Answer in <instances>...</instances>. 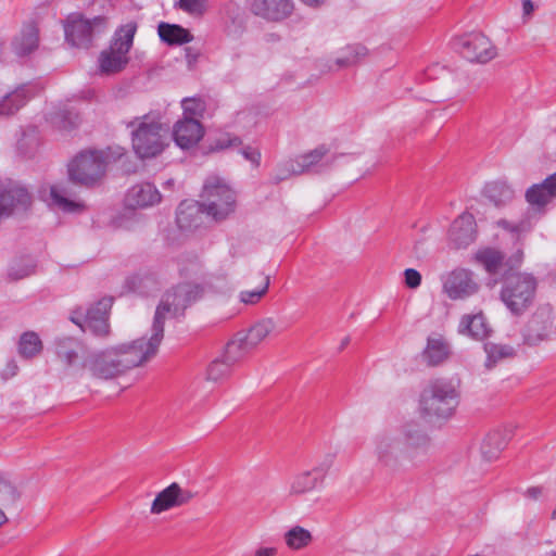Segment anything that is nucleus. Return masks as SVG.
<instances>
[{
    "instance_id": "f257e3e1",
    "label": "nucleus",
    "mask_w": 556,
    "mask_h": 556,
    "mask_svg": "<svg viewBox=\"0 0 556 556\" xmlns=\"http://www.w3.org/2000/svg\"><path fill=\"white\" fill-rule=\"evenodd\" d=\"M372 455L378 467L390 472L405 471L421 463L430 440L418 429H384L371 439Z\"/></svg>"
},
{
    "instance_id": "f03ea898",
    "label": "nucleus",
    "mask_w": 556,
    "mask_h": 556,
    "mask_svg": "<svg viewBox=\"0 0 556 556\" xmlns=\"http://www.w3.org/2000/svg\"><path fill=\"white\" fill-rule=\"evenodd\" d=\"M159 346L146 334L130 342L88 354L83 367L98 379H114L132 368L143 366L157 354Z\"/></svg>"
},
{
    "instance_id": "7ed1b4c3",
    "label": "nucleus",
    "mask_w": 556,
    "mask_h": 556,
    "mask_svg": "<svg viewBox=\"0 0 556 556\" xmlns=\"http://www.w3.org/2000/svg\"><path fill=\"white\" fill-rule=\"evenodd\" d=\"M124 125L129 131L131 149L140 160L156 157L169 146V127L160 112L136 116Z\"/></svg>"
},
{
    "instance_id": "20e7f679",
    "label": "nucleus",
    "mask_w": 556,
    "mask_h": 556,
    "mask_svg": "<svg viewBox=\"0 0 556 556\" xmlns=\"http://www.w3.org/2000/svg\"><path fill=\"white\" fill-rule=\"evenodd\" d=\"M204 291L205 286L201 282L181 281L163 295L159 306L156 307L151 333L149 334L151 340L159 348L164 338V321L166 316H182L189 306L202 299Z\"/></svg>"
},
{
    "instance_id": "39448f33",
    "label": "nucleus",
    "mask_w": 556,
    "mask_h": 556,
    "mask_svg": "<svg viewBox=\"0 0 556 556\" xmlns=\"http://www.w3.org/2000/svg\"><path fill=\"white\" fill-rule=\"evenodd\" d=\"M460 400L459 383L451 378H435L422 389L419 397L420 414L432 420L451 418Z\"/></svg>"
},
{
    "instance_id": "423d86ee",
    "label": "nucleus",
    "mask_w": 556,
    "mask_h": 556,
    "mask_svg": "<svg viewBox=\"0 0 556 556\" xmlns=\"http://www.w3.org/2000/svg\"><path fill=\"white\" fill-rule=\"evenodd\" d=\"M538 281L528 273H513L505 276L501 300L514 315L523 314L535 299Z\"/></svg>"
},
{
    "instance_id": "0eeeda50",
    "label": "nucleus",
    "mask_w": 556,
    "mask_h": 556,
    "mask_svg": "<svg viewBox=\"0 0 556 556\" xmlns=\"http://www.w3.org/2000/svg\"><path fill=\"white\" fill-rule=\"evenodd\" d=\"M203 212L216 222L228 218L237 207L236 192L219 177H208L201 193Z\"/></svg>"
},
{
    "instance_id": "6e6552de",
    "label": "nucleus",
    "mask_w": 556,
    "mask_h": 556,
    "mask_svg": "<svg viewBox=\"0 0 556 556\" xmlns=\"http://www.w3.org/2000/svg\"><path fill=\"white\" fill-rule=\"evenodd\" d=\"M123 154V148H118L114 155L111 154V149L83 152L68 165L70 179L80 185L91 186L104 176L110 159L119 157Z\"/></svg>"
},
{
    "instance_id": "1a4fd4ad",
    "label": "nucleus",
    "mask_w": 556,
    "mask_h": 556,
    "mask_svg": "<svg viewBox=\"0 0 556 556\" xmlns=\"http://www.w3.org/2000/svg\"><path fill=\"white\" fill-rule=\"evenodd\" d=\"M136 29L135 23H127L115 31L110 47L103 50L99 56V66L102 73L114 74L125 68L129 61L128 52L132 46Z\"/></svg>"
},
{
    "instance_id": "9d476101",
    "label": "nucleus",
    "mask_w": 556,
    "mask_h": 556,
    "mask_svg": "<svg viewBox=\"0 0 556 556\" xmlns=\"http://www.w3.org/2000/svg\"><path fill=\"white\" fill-rule=\"evenodd\" d=\"M106 28L105 17L97 16L87 20L80 13L68 15L64 25L67 42L77 48H89L93 39L103 34Z\"/></svg>"
},
{
    "instance_id": "9b49d317",
    "label": "nucleus",
    "mask_w": 556,
    "mask_h": 556,
    "mask_svg": "<svg viewBox=\"0 0 556 556\" xmlns=\"http://www.w3.org/2000/svg\"><path fill=\"white\" fill-rule=\"evenodd\" d=\"M454 48L468 61L486 63L496 56V48L481 33H470L454 40Z\"/></svg>"
},
{
    "instance_id": "f8f14e48",
    "label": "nucleus",
    "mask_w": 556,
    "mask_h": 556,
    "mask_svg": "<svg viewBox=\"0 0 556 556\" xmlns=\"http://www.w3.org/2000/svg\"><path fill=\"white\" fill-rule=\"evenodd\" d=\"M478 283L470 270L458 268L443 278V291L451 300H463L477 293Z\"/></svg>"
},
{
    "instance_id": "ddd939ff",
    "label": "nucleus",
    "mask_w": 556,
    "mask_h": 556,
    "mask_svg": "<svg viewBox=\"0 0 556 556\" xmlns=\"http://www.w3.org/2000/svg\"><path fill=\"white\" fill-rule=\"evenodd\" d=\"M476 261L481 264L489 274H500L507 269L520 266L523 258L522 249L517 251L507 260L504 254L494 248H483L477 251Z\"/></svg>"
},
{
    "instance_id": "4468645a",
    "label": "nucleus",
    "mask_w": 556,
    "mask_h": 556,
    "mask_svg": "<svg viewBox=\"0 0 556 556\" xmlns=\"http://www.w3.org/2000/svg\"><path fill=\"white\" fill-rule=\"evenodd\" d=\"M194 496L195 493L191 490L184 489L178 483L173 482L155 496L150 511L153 515H159L172 508L188 504Z\"/></svg>"
},
{
    "instance_id": "2eb2a0df",
    "label": "nucleus",
    "mask_w": 556,
    "mask_h": 556,
    "mask_svg": "<svg viewBox=\"0 0 556 556\" xmlns=\"http://www.w3.org/2000/svg\"><path fill=\"white\" fill-rule=\"evenodd\" d=\"M31 197L26 188L20 185H0V219L10 216L14 211H26Z\"/></svg>"
},
{
    "instance_id": "dca6fc26",
    "label": "nucleus",
    "mask_w": 556,
    "mask_h": 556,
    "mask_svg": "<svg viewBox=\"0 0 556 556\" xmlns=\"http://www.w3.org/2000/svg\"><path fill=\"white\" fill-rule=\"evenodd\" d=\"M326 153L327 150L324 147H319L306 154L300 155L295 160H290L280 164L277 168L276 175L274 176V180L279 182L291 175H300L309 170L326 156Z\"/></svg>"
},
{
    "instance_id": "f3484780",
    "label": "nucleus",
    "mask_w": 556,
    "mask_h": 556,
    "mask_svg": "<svg viewBox=\"0 0 556 556\" xmlns=\"http://www.w3.org/2000/svg\"><path fill=\"white\" fill-rule=\"evenodd\" d=\"M54 353L58 359L68 369L80 371L85 369L83 362L86 356L83 344L70 337L58 338L54 341Z\"/></svg>"
},
{
    "instance_id": "a211bd4d",
    "label": "nucleus",
    "mask_w": 556,
    "mask_h": 556,
    "mask_svg": "<svg viewBox=\"0 0 556 556\" xmlns=\"http://www.w3.org/2000/svg\"><path fill=\"white\" fill-rule=\"evenodd\" d=\"M476 220L472 214L463 213L452 224L448 232L451 243L459 249L466 248L476 240Z\"/></svg>"
},
{
    "instance_id": "6ab92c4d",
    "label": "nucleus",
    "mask_w": 556,
    "mask_h": 556,
    "mask_svg": "<svg viewBox=\"0 0 556 556\" xmlns=\"http://www.w3.org/2000/svg\"><path fill=\"white\" fill-rule=\"evenodd\" d=\"M254 14L268 21H281L291 15L292 0H249Z\"/></svg>"
},
{
    "instance_id": "aec40b11",
    "label": "nucleus",
    "mask_w": 556,
    "mask_h": 556,
    "mask_svg": "<svg viewBox=\"0 0 556 556\" xmlns=\"http://www.w3.org/2000/svg\"><path fill=\"white\" fill-rule=\"evenodd\" d=\"M553 318L548 307L538 309L527 326L525 340L529 344H536L546 339L552 333Z\"/></svg>"
},
{
    "instance_id": "412c9836",
    "label": "nucleus",
    "mask_w": 556,
    "mask_h": 556,
    "mask_svg": "<svg viewBox=\"0 0 556 556\" xmlns=\"http://www.w3.org/2000/svg\"><path fill=\"white\" fill-rule=\"evenodd\" d=\"M161 193L150 182L138 184L131 187L125 198L126 205L130 208H144L161 202Z\"/></svg>"
},
{
    "instance_id": "4be33fe9",
    "label": "nucleus",
    "mask_w": 556,
    "mask_h": 556,
    "mask_svg": "<svg viewBox=\"0 0 556 556\" xmlns=\"http://www.w3.org/2000/svg\"><path fill=\"white\" fill-rule=\"evenodd\" d=\"M203 127L198 119L182 118L178 121L173 130L175 142L181 149H188L197 144L203 137Z\"/></svg>"
},
{
    "instance_id": "5701e85b",
    "label": "nucleus",
    "mask_w": 556,
    "mask_h": 556,
    "mask_svg": "<svg viewBox=\"0 0 556 556\" xmlns=\"http://www.w3.org/2000/svg\"><path fill=\"white\" fill-rule=\"evenodd\" d=\"M458 332L471 339L482 341L490 337L492 329L482 312L463 315Z\"/></svg>"
},
{
    "instance_id": "b1692460",
    "label": "nucleus",
    "mask_w": 556,
    "mask_h": 556,
    "mask_svg": "<svg viewBox=\"0 0 556 556\" xmlns=\"http://www.w3.org/2000/svg\"><path fill=\"white\" fill-rule=\"evenodd\" d=\"M556 198V173L549 175L541 184L531 186L526 192V199L531 206L541 208Z\"/></svg>"
},
{
    "instance_id": "393cba45",
    "label": "nucleus",
    "mask_w": 556,
    "mask_h": 556,
    "mask_svg": "<svg viewBox=\"0 0 556 556\" xmlns=\"http://www.w3.org/2000/svg\"><path fill=\"white\" fill-rule=\"evenodd\" d=\"M202 214H205V212H203L201 202L184 201L177 208V225L182 230L195 229L202 223Z\"/></svg>"
},
{
    "instance_id": "a878e982",
    "label": "nucleus",
    "mask_w": 556,
    "mask_h": 556,
    "mask_svg": "<svg viewBox=\"0 0 556 556\" xmlns=\"http://www.w3.org/2000/svg\"><path fill=\"white\" fill-rule=\"evenodd\" d=\"M450 356V345L441 334H431L422 352V358L429 366H438Z\"/></svg>"
},
{
    "instance_id": "bb28decb",
    "label": "nucleus",
    "mask_w": 556,
    "mask_h": 556,
    "mask_svg": "<svg viewBox=\"0 0 556 556\" xmlns=\"http://www.w3.org/2000/svg\"><path fill=\"white\" fill-rule=\"evenodd\" d=\"M71 320L77 325L83 331H90L96 336H106L110 330L108 317L90 318L85 317V308L78 307L71 314Z\"/></svg>"
},
{
    "instance_id": "cd10ccee",
    "label": "nucleus",
    "mask_w": 556,
    "mask_h": 556,
    "mask_svg": "<svg viewBox=\"0 0 556 556\" xmlns=\"http://www.w3.org/2000/svg\"><path fill=\"white\" fill-rule=\"evenodd\" d=\"M510 440L508 430H494L490 432L481 444V453L486 460L495 459L506 447Z\"/></svg>"
},
{
    "instance_id": "c85d7f7f",
    "label": "nucleus",
    "mask_w": 556,
    "mask_h": 556,
    "mask_svg": "<svg viewBox=\"0 0 556 556\" xmlns=\"http://www.w3.org/2000/svg\"><path fill=\"white\" fill-rule=\"evenodd\" d=\"M46 201L50 206L65 213H79L85 208V205L81 202L68 199L66 189L61 186H51L49 199Z\"/></svg>"
},
{
    "instance_id": "c756f323",
    "label": "nucleus",
    "mask_w": 556,
    "mask_h": 556,
    "mask_svg": "<svg viewBox=\"0 0 556 556\" xmlns=\"http://www.w3.org/2000/svg\"><path fill=\"white\" fill-rule=\"evenodd\" d=\"M323 484L318 476L311 470H304L295 473L289 482L290 495H302L317 489Z\"/></svg>"
},
{
    "instance_id": "7c9ffc66",
    "label": "nucleus",
    "mask_w": 556,
    "mask_h": 556,
    "mask_svg": "<svg viewBox=\"0 0 556 556\" xmlns=\"http://www.w3.org/2000/svg\"><path fill=\"white\" fill-rule=\"evenodd\" d=\"M38 29L34 24L24 26L21 33L14 37L12 47L14 52L22 56L33 52L38 47Z\"/></svg>"
},
{
    "instance_id": "2f4dec72",
    "label": "nucleus",
    "mask_w": 556,
    "mask_h": 556,
    "mask_svg": "<svg viewBox=\"0 0 556 556\" xmlns=\"http://www.w3.org/2000/svg\"><path fill=\"white\" fill-rule=\"evenodd\" d=\"M33 93L27 86H21L5 94L0 100V115H11L17 112L31 98Z\"/></svg>"
},
{
    "instance_id": "473e14b6",
    "label": "nucleus",
    "mask_w": 556,
    "mask_h": 556,
    "mask_svg": "<svg viewBox=\"0 0 556 556\" xmlns=\"http://www.w3.org/2000/svg\"><path fill=\"white\" fill-rule=\"evenodd\" d=\"M483 194L496 206L506 205L515 197L513 188L502 180L488 182L483 189Z\"/></svg>"
},
{
    "instance_id": "72a5a7b5",
    "label": "nucleus",
    "mask_w": 556,
    "mask_h": 556,
    "mask_svg": "<svg viewBox=\"0 0 556 556\" xmlns=\"http://www.w3.org/2000/svg\"><path fill=\"white\" fill-rule=\"evenodd\" d=\"M277 331V324L271 317L262 318L256 321L249 329L248 333H245V340L248 345L251 348H255L261 342H263L266 338L271 334H275Z\"/></svg>"
},
{
    "instance_id": "f704fd0d",
    "label": "nucleus",
    "mask_w": 556,
    "mask_h": 556,
    "mask_svg": "<svg viewBox=\"0 0 556 556\" xmlns=\"http://www.w3.org/2000/svg\"><path fill=\"white\" fill-rule=\"evenodd\" d=\"M160 38L169 45H181L191 41L190 33L179 25L161 23L159 25Z\"/></svg>"
},
{
    "instance_id": "c9c22d12",
    "label": "nucleus",
    "mask_w": 556,
    "mask_h": 556,
    "mask_svg": "<svg viewBox=\"0 0 556 556\" xmlns=\"http://www.w3.org/2000/svg\"><path fill=\"white\" fill-rule=\"evenodd\" d=\"M486 354L485 366L490 369L494 367L500 361L511 357L515 354L513 346L507 344H497L488 342L483 345Z\"/></svg>"
},
{
    "instance_id": "e433bc0d",
    "label": "nucleus",
    "mask_w": 556,
    "mask_h": 556,
    "mask_svg": "<svg viewBox=\"0 0 556 556\" xmlns=\"http://www.w3.org/2000/svg\"><path fill=\"white\" fill-rule=\"evenodd\" d=\"M180 277L185 279L184 282H201L205 286V271L201 262L197 258H190L180 264Z\"/></svg>"
},
{
    "instance_id": "4c0bfd02",
    "label": "nucleus",
    "mask_w": 556,
    "mask_h": 556,
    "mask_svg": "<svg viewBox=\"0 0 556 556\" xmlns=\"http://www.w3.org/2000/svg\"><path fill=\"white\" fill-rule=\"evenodd\" d=\"M41 351L42 342L36 332L27 331L22 334L18 342V352L22 357L33 358Z\"/></svg>"
},
{
    "instance_id": "58836bf2",
    "label": "nucleus",
    "mask_w": 556,
    "mask_h": 556,
    "mask_svg": "<svg viewBox=\"0 0 556 556\" xmlns=\"http://www.w3.org/2000/svg\"><path fill=\"white\" fill-rule=\"evenodd\" d=\"M252 348L248 345L245 336L238 333L231 341L228 342L225 349L223 357L228 361L231 365H235L241 359L244 354Z\"/></svg>"
},
{
    "instance_id": "ea45409f",
    "label": "nucleus",
    "mask_w": 556,
    "mask_h": 556,
    "mask_svg": "<svg viewBox=\"0 0 556 556\" xmlns=\"http://www.w3.org/2000/svg\"><path fill=\"white\" fill-rule=\"evenodd\" d=\"M367 53L368 50L362 45L348 46L336 59V65L338 68L353 66L364 59Z\"/></svg>"
},
{
    "instance_id": "a19ab883",
    "label": "nucleus",
    "mask_w": 556,
    "mask_h": 556,
    "mask_svg": "<svg viewBox=\"0 0 556 556\" xmlns=\"http://www.w3.org/2000/svg\"><path fill=\"white\" fill-rule=\"evenodd\" d=\"M270 285L269 276H263L261 283L253 290H242L238 294L240 303L255 305L267 294Z\"/></svg>"
},
{
    "instance_id": "79ce46f5",
    "label": "nucleus",
    "mask_w": 556,
    "mask_h": 556,
    "mask_svg": "<svg viewBox=\"0 0 556 556\" xmlns=\"http://www.w3.org/2000/svg\"><path fill=\"white\" fill-rule=\"evenodd\" d=\"M285 541L291 549H300L309 544L312 541V534L308 530L300 526H295L286 532Z\"/></svg>"
},
{
    "instance_id": "37998d69",
    "label": "nucleus",
    "mask_w": 556,
    "mask_h": 556,
    "mask_svg": "<svg viewBox=\"0 0 556 556\" xmlns=\"http://www.w3.org/2000/svg\"><path fill=\"white\" fill-rule=\"evenodd\" d=\"M35 268L36 265L31 260H20L11 264L8 275L13 280H20L33 275Z\"/></svg>"
},
{
    "instance_id": "c03bdc74",
    "label": "nucleus",
    "mask_w": 556,
    "mask_h": 556,
    "mask_svg": "<svg viewBox=\"0 0 556 556\" xmlns=\"http://www.w3.org/2000/svg\"><path fill=\"white\" fill-rule=\"evenodd\" d=\"M153 277L147 275H134L126 279L125 287L128 291L137 292L140 294L148 293V288L154 286Z\"/></svg>"
},
{
    "instance_id": "a18cd8bd",
    "label": "nucleus",
    "mask_w": 556,
    "mask_h": 556,
    "mask_svg": "<svg viewBox=\"0 0 556 556\" xmlns=\"http://www.w3.org/2000/svg\"><path fill=\"white\" fill-rule=\"evenodd\" d=\"M497 226L510 232L513 238L519 240L523 235L530 231L532 224L529 219H521L517 223L500 219Z\"/></svg>"
},
{
    "instance_id": "49530a36",
    "label": "nucleus",
    "mask_w": 556,
    "mask_h": 556,
    "mask_svg": "<svg viewBox=\"0 0 556 556\" xmlns=\"http://www.w3.org/2000/svg\"><path fill=\"white\" fill-rule=\"evenodd\" d=\"M80 117L73 110H63L54 114L52 123L62 129H72L79 124Z\"/></svg>"
},
{
    "instance_id": "de8ad7c7",
    "label": "nucleus",
    "mask_w": 556,
    "mask_h": 556,
    "mask_svg": "<svg viewBox=\"0 0 556 556\" xmlns=\"http://www.w3.org/2000/svg\"><path fill=\"white\" fill-rule=\"evenodd\" d=\"M231 364L224 357L222 359L213 361L207 368V379L212 381H219L228 376Z\"/></svg>"
},
{
    "instance_id": "09e8293b",
    "label": "nucleus",
    "mask_w": 556,
    "mask_h": 556,
    "mask_svg": "<svg viewBox=\"0 0 556 556\" xmlns=\"http://www.w3.org/2000/svg\"><path fill=\"white\" fill-rule=\"evenodd\" d=\"M113 304L112 298H103L100 301H98L94 305L90 306L89 308H85V317L90 318H103L108 317L109 311L111 309Z\"/></svg>"
},
{
    "instance_id": "8fccbe9b",
    "label": "nucleus",
    "mask_w": 556,
    "mask_h": 556,
    "mask_svg": "<svg viewBox=\"0 0 556 556\" xmlns=\"http://www.w3.org/2000/svg\"><path fill=\"white\" fill-rule=\"evenodd\" d=\"M181 106L184 110V117L182 118H194L198 119V117H201L205 106L204 103L199 99H184L181 102Z\"/></svg>"
},
{
    "instance_id": "3c124183",
    "label": "nucleus",
    "mask_w": 556,
    "mask_h": 556,
    "mask_svg": "<svg viewBox=\"0 0 556 556\" xmlns=\"http://www.w3.org/2000/svg\"><path fill=\"white\" fill-rule=\"evenodd\" d=\"M18 497L20 494L15 486L3 479H0V504L3 507H8L15 504Z\"/></svg>"
},
{
    "instance_id": "603ef678",
    "label": "nucleus",
    "mask_w": 556,
    "mask_h": 556,
    "mask_svg": "<svg viewBox=\"0 0 556 556\" xmlns=\"http://www.w3.org/2000/svg\"><path fill=\"white\" fill-rule=\"evenodd\" d=\"M242 144L241 139L231 134H223L217 137L211 146L212 151H222L229 148H237Z\"/></svg>"
},
{
    "instance_id": "864d4df0",
    "label": "nucleus",
    "mask_w": 556,
    "mask_h": 556,
    "mask_svg": "<svg viewBox=\"0 0 556 556\" xmlns=\"http://www.w3.org/2000/svg\"><path fill=\"white\" fill-rule=\"evenodd\" d=\"M178 7L193 16H201L206 11V0H178Z\"/></svg>"
},
{
    "instance_id": "5fc2aeb1",
    "label": "nucleus",
    "mask_w": 556,
    "mask_h": 556,
    "mask_svg": "<svg viewBox=\"0 0 556 556\" xmlns=\"http://www.w3.org/2000/svg\"><path fill=\"white\" fill-rule=\"evenodd\" d=\"M337 454L329 452L325 454L319 462L316 464V466L312 469L316 476L320 478V480L324 482V479L330 468L333 466L336 460Z\"/></svg>"
},
{
    "instance_id": "6e6d98bb",
    "label": "nucleus",
    "mask_w": 556,
    "mask_h": 556,
    "mask_svg": "<svg viewBox=\"0 0 556 556\" xmlns=\"http://www.w3.org/2000/svg\"><path fill=\"white\" fill-rule=\"evenodd\" d=\"M240 153L253 167L257 168L261 165L262 154L257 148L245 146L241 149Z\"/></svg>"
},
{
    "instance_id": "4d7b16f0",
    "label": "nucleus",
    "mask_w": 556,
    "mask_h": 556,
    "mask_svg": "<svg viewBox=\"0 0 556 556\" xmlns=\"http://www.w3.org/2000/svg\"><path fill=\"white\" fill-rule=\"evenodd\" d=\"M405 283L408 288L415 289L420 286L421 276L420 274L413 268H407L404 271Z\"/></svg>"
},
{
    "instance_id": "13d9d810",
    "label": "nucleus",
    "mask_w": 556,
    "mask_h": 556,
    "mask_svg": "<svg viewBox=\"0 0 556 556\" xmlns=\"http://www.w3.org/2000/svg\"><path fill=\"white\" fill-rule=\"evenodd\" d=\"M542 486H530L523 492V496L533 501L539 500L543 495Z\"/></svg>"
},
{
    "instance_id": "bf43d9fd",
    "label": "nucleus",
    "mask_w": 556,
    "mask_h": 556,
    "mask_svg": "<svg viewBox=\"0 0 556 556\" xmlns=\"http://www.w3.org/2000/svg\"><path fill=\"white\" fill-rule=\"evenodd\" d=\"M276 554V547H260L255 551L254 556H275Z\"/></svg>"
},
{
    "instance_id": "052dcab7",
    "label": "nucleus",
    "mask_w": 556,
    "mask_h": 556,
    "mask_svg": "<svg viewBox=\"0 0 556 556\" xmlns=\"http://www.w3.org/2000/svg\"><path fill=\"white\" fill-rule=\"evenodd\" d=\"M534 10L533 3L531 0H523L522 1V11L523 15L528 16L530 15Z\"/></svg>"
},
{
    "instance_id": "680f3d73",
    "label": "nucleus",
    "mask_w": 556,
    "mask_h": 556,
    "mask_svg": "<svg viewBox=\"0 0 556 556\" xmlns=\"http://www.w3.org/2000/svg\"><path fill=\"white\" fill-rule=\"evenodd\" d=\"M325 1L326 0H301V2H303L305 5H308L312 8L320 7L321 4H324Z\"/></svg>"
},
{
    "instance_id": "e2e57ef3",
    "label": "nucleus",
    "mask_w": 556,
    "mask_h": 556,
    "mask_svg": "<svg viewBox=\"0 0 556 556\" xmlns=\"http://www.w3.org/2000/svg\"><path fill=\"white\" fill-rule=\"evenodd\" d=\"M349 343H350V338L349 337L343 338L341 341V344H340V350H343Z\"/></svg>"
},
{
    "instance_id": "0e129e2a",
    "label": "nucleus",
    "mask_w": 556,
    "mask_h": 556,
    "mask_svg": "<svg viewBox=\"0 0 556 556\" xmlns=\"http://www.w3.org/2000/svg\"><path fill=\"white\" fill-rule=\"evenodd\" d=\"M8 521L5 514L0 509V527Z\"/></svg>"
},
{
    "instance_id": "69168bd1",
    "label": "nucleus",
    "mask_w": 556,
    "mask_h": 556,
    "mask_svg": "<svg viewBox=\"0 0 556 556\" xmlns=\"http://www.w3.org/2000/svg\"><path fill=\"white\" fill-rule=\"evenodd\" d=\"M173 185H174V180H173V179H168V180L164 184V186H165V187H170V186H173Z\"/></svg>"
},
{
    "instance_id": "338daca9",
    "label": "nucleus",
    "mask_w": 556,
    "mask_h": 556,
    "mask_svg": "<svg viewBox=\"0 0 556 556\" xmlns=\"http://www.w3.org/2000/svg\"><path fill=\"white\" fill-rule=\"evenodd\" d=\"M551 518L554 519V520L556 519V505H555V508L552 511Z\"/></svg>"
},
{
    "instance_id": "774afa93",
    "label": "nucleus",
    "mask_w": 556,
    "mask_h": 556,
    "mask_svg": "<svg viewBox=\"0 0 556 556\" xmlns=\"http://www.w3.org/2000/svg\"><path fill=\"white\" fill-rule=\"evenodd\" d=\"M15 368H16V366L14 365L13 370H12V375H15Z\"/></svg>"
}]
</instances>
